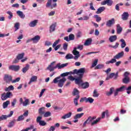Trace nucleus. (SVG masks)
<instances>
[{"mask_svg": "<svg viewBox=\"0 0 131 131\" xmlns=\"http://www.w3.org/2000/svg\"><path fill=\"white\" fill-rule=\"evenodd\" d=\"M19 26H20V24H19V23H15L14 25V27L15 28V31H17V30L19 29Z\"/></svg>", "mask_w": 131, "mask_h": 131, "instance_id": "55", "label": "nucleus"}, {"mask_svg": "<svg viewBox=\"0 0 131 131\" xmlns=\"http://www.w3.org/2000/svg\"><path fill=\"white\" fill-rule=\"evenodd\" d=\"M40 39V36L38 35L35 36L33 38H32L33 43H37L38 41H39Z\"/></svg>", "mask_w": 131, "mask_h": 131, "instance_id": "18", "label": "nucleus"}, {"mask_svg": "<svg viewBox=\"0 0 131 131\" xmlns=\"http://www.w3.org/2000/svg\"><path fill=\"white\" fill-rule=\"evenodd\" d=\"M68 79H69L71 81H74V80L75 81V79H76V78H74V77L72 76H69L68 77Z\"/></svg>", "mask_w": 131, "mask_h": 131, "instance_id": "63", "label": "nucleus"}, {"mask_svg": "<svg viewBox=\"0 0 131 131\" xmlns=\"http://www.w3.org/2000/svg\"><path fill=\"white\" fill-rule=\"evenodd\" d=\"M73 58H74L73 55L71 54H68L66 56V59L67 60H69V59H73Z\"/></svg>", "mask_w": 131, "mask_h": 131, "instance_id": "43", "label": "nucleus"}, {"mask_svg": "<svg viewBox=\"0 0 131 131\" xmlns=\"http://www.w3.org/2000/svg\"><path fill=\"white\" fill-rule=\"evenodd\" d=\"M92 41H93V39H92V38H89L87 39L84 43V46H88L92 45Z\"/></svg>", "mask_w": 131, "mask_h": 131, "instance_id": "21", "label": "nucleus"}, {"mask_svg": "<svg viewBox=\"0 0 131 131\" xmlns=\"http://www.w3.org/2000/svg\"><path fill=\"white\" fill-rule=\"evenodd\" d=\"M103 67L104 64H99L95 67V69H102V68H103Z\"/></svg>", "mask_w": 131, "mask_h": 131, "instance_id": "48", "label": "nucleus"}, {"mask_svg": "<svg viewBox=\"0 0 131 131\" xmlns=\"http://www.w3.org/2000/svg\"><path fill=\"white\" fill-rule=\"evenodd\" d=\"M75 36L73 34H71L69 35V38L70 40H74Z\"/></svg>", "mask_w": 131, "mask_h": 131, "instance_id": "49", "label": "nucleus"}, {"mask_svg": "<svg viewBox=\"0 0 131 131\" xmlns=\"http://www.w3.org/2000/svg\"><path fill=\"white\" fill-rule=\"evenodd\" d=\"M55 64V61L52 62L49 66L47 67V70H49L50 72L52 71H54L55 69H62V68H64V67H66L68 65V63H63L61 64V63H58L55 67H52V65H54Z\"/></svg>", "mask_w": 131, "mask_h": 131, "instance_id": "1", "label": "nucleus"}, {"mask_svg": "<svg viewBox=\"0 0 131 131\" xmlns=\"http://www.w3.org/2000/svg\"><path fill=\"white\" fill-rule=\"evenodd\" d=\"M119 46V43L116 42L115 46H112L111 45H109L108 47L109 48H112L113 49H117L118 48V46Z\"/></svg>", "mask_w": 131, "mask_h": 131, "instance_id": "41", "label": "nucleus"}, {"mask_svg": "<svg viewBox=\"0 0 131 131\" xmlns=\"http://www.w3.org/2000/svg\"><path fill=\"white\" fill-rule=\"evenodd\" d=\"M72 115V112H69V113L64 115L61 118L62 119H66V118H69L70 117H71V116Z\"/></svg>", "mask_w": 131, "mask_h": 131, "instance_id": "30", "label": "nucleus"}, {"mask_svg": "<svg viewBox=\"0 0 131 131\" xmlns=\"http://www.w3.org/2000/svg\"><path fill=\"white\" fill-rule=\"evenodd\" d=\"M57 25V23H55L54 24H53L50 27V30L49 31L50 33L51 32H53V31H55L56 30V26Z\"/></svg>", "mask_w": 131, "mask_h": 131, "instance_id": "19", "label": "nucleus"}, {"mask_svg": "<svg viewBox=\"0 0 131 131\" xmlns=\"http://www.w3.org/2000/svg\"><path fill=\"white\" fill-rule=\"evenodd\" d=\"M23 106L26 107L27 105H29V99H27L25 100V101L23 103Z\"/></svg>", "mask_w": 131, "mask_h": 131, "instance_id": "46", "label": "nucleus"}, {"mask_svg": "<svg viewBox=\"0 0 131 131\" xmlns=\"http://www.w3.org/2000/svg\"><path fill=\"white\" fill-rule=\"evenodd\" d=\"M118 71L116 73H112L109 75L108 77H107L105 79V80H109L110 78H113L115 80H116L117 78H118Z\"/></svg>", "mask_w": 131, "mask_h": 131, "instance_id": "7", "label": "nucleus"}, {"mask_svg": "<svg viewBox=\"0 0 131 131\" xmlns=\"http://www.w3.org/2000/svg\"><path fill=\"white\" fill-rule=\"evenodd\" d=\"M35 81H37V76H33L31 78L28 84H31V82H35Z\"/></svg>", "mask_w": 131, "mask_h": 131, "instance_id": "22", "label": "nucleus"}, {"mask_svg": "<svg viewBox=\"0 0 131 131\" xmlns=\"http://www.w3.org/2000/svg\"><path fill=\"white\" fill-rule=\"evenodd\" d=\"M84 115V113H82L80 114H77L74 117V119H79L82 117Z\"/></svg>", "mask_w": 131, "mask_h": 131, "instance_id": "28", "label": "nucleus"}, {"mask_svg": "<svg viewBox=\"0 0 131 131\" xmlns=\"http://www.w3.org/2000/svg\"><path fill=\"white\" fill-rule=\"evenodd\" d=\"M105 115H108V110L105 111V112H103L101 115L102 118H104L105 116Z\"/></svg>", "mask_w": 131, "mask_h": 131, "instance_id": "57", "label": "nucleus"}, {"mask_svg": "<svg viewBox=\"0 0 131 131\" xmlns=\"http://www.w3.org/2000/svg\"><path fill=\"white\" fill-rule=\"evenodd\" d=\"M73 96H79V91H78V90L76 89H74L73 92Z\"/></svg>", "mask_w": 131, "mask_h": 131, "instance_id": "37", "label": "nucleus"}, {"mask_svg": "<svg viewBox=\"0 0 131 131\" xmlns=\"http://www.w3.org/2000/svg\"><path fill=\"white\" fill-rule=\"evenodd\" d=\"M70 74V72H66L63 73L61 74H60V76L61 77H65V76H68Z\"/></svg>", "mask_w": 131, "mask_h": 131, "instance_id": "47", "label": "nucleus"}, {"mask_svg": "<svg viewBox=\"0 0 131 131\" xmlns=\"http://www.w3.org/2000/svg\"><path fill=\"white\" fill-rule=\"evenodd\" d=\"M101 120V118H98L96 120H94L91 124L92 126L95 125V124H97L99 121Z\"/></svg>", "mask_w": 131, "mask_h": 131, "instance_id": "36", "label": "nucleus"}, {"mask_svg": "<svg viewBox=\"0 0 131 131\" xmlns=\"http://www.w3.org/2000/svg\"><path fill=\"white\" fill-rule=\"evenodd\" d=\"M16 121H17L16 119H13V120L10 121L9 123V124L8 125V127H10V128L13 127V126L15 125V123H16Z\"/></svg>", "mask_w": 131, "mask_h": 131, "instance_id": "27", "label": "nucleus"}, {"mask_svg": "<svg viewBox=\"0 0 131 131\" xmlns=\"http://www.w3.org/2000/svg\"><path fill=\"white\" fill-rule=\"evenodd\" d=\"M25 117L23 116V115H20L18 116V118L17 119V121H22L24 120Z\"/></svg>", "mask_w": 131, "mask_h": 131, "instance_id": "45", "label": "nucleus"}, {"mask_svg": "<svg viewBox=\"0 0 131 131\" xmlns=\"http://www.w3.org/2000/svg\"><path fill=\"white\" fill-rule=\"evenodd\" d=\"M63 49L64 51H67V49H68V43L66 42L63 45Z\"/></svg>", "mask_w": 131, "mask_h": 131, "instance_id": "50", "label": "nucleus"}, {"mask_svg": "<svg viewBox=\"0 0 131 131\" xmlns=\"http://www.w3.org/2000/svg\"><path fill=\"white\" fill-rule=\"evenodd\" d=\"M93 121L92 120V116H89L87 120L83 123V127H85L86 126V124H90L91 122Z\"/></svg>", "mask_w": 131, "mask_h": 131, "instance_id": "16", "label": "nucleus"}, {"mask_svg": "<svg viewBox=\"0 0 131 131\" xmlns=\"http://www.w3.org/2000/svg\"><path fill=\"white\" fill-rule=\"evenodd\" d=\"M114 24H115V19L114 18H112L106 21V25L107 27H111Z\"/></svg>", "mask_w": 131, "mask_h": 131, "instance_id": "14", "label": "nucleus"}, {"mask_svg": "<svg viewBox=\"0 0 131 131\" xmlns=\"http://www.w3.org/2000/svg\"><path fill=\"white\" fill-rule=\"evenodd\" d=\"M39 125L41 126H45V125H47V122H46L45 121L42 120L39 123Z\"/></svg>", "mask_w": 131, "mask_h": 131, "instance_id": "51", "label": "nucleus"}, {"mask_svg": "<svg viewBox=\"0 0 131 131\" xmlns=\"http://www.w3.org/2000/svg\"><path fill=\"white\" fill-rule=\"evenodd\" d=\"M16 103H17V99L16 98L13 99V102H11V105L13 107H15V105H16Z\"/></svg>", "mask_w": 131, "mask_h": 131, "instance_id": "64", "label": "nucleus"}, {"mask_svg": "<svg viewBox=\"0 0 131 131\" xmlns=\"http://www.w3.org/2000/svg\"><path fill=\"white\" fill-rule=\"evenodd\" d=\"M14 114V112L11 111L10 114L8 115H3L0 116V121H3V120H7L8 118L9 117H11V116Z\"/></svg>", "mask_w": 131, "mask_h": 131, "instance_id": "9", "label": "nucleus"}, {"mask_svg": "<svg viewBox=\"0 0 131 131\" xmlns=\"http://www.w3.org/2000/svg\"><path fill=\"white\" fill-rule=\"evenodd\" d=\"M60 41V39H58V40H56L53 44L52 47L53 48H55V47H56L57 46V45H58V43H59Z\"/></svg>", "mask_w": 131, "mask_h": 131, "instance_id": "56", "label": "nucleus"}, {"mask_svg": "<svg viewBox=\"0 0 131 131\" xmlns=\"http://www.w3.org/2000/svg\"><path fill=\"white\" fill-rule=\"evenodd\" d=\"M81 85L82 89H85L90 87V83L88 82H85L84 83H82Z\"/></svg>", "mask_w": 131, "mask_h": 131, "instance_id": "26", "label": "nucleus"}, {"mask_svg": "<svg viewBox=\"0 0 131 131\" xmlns=\"http://www.w3.org/2000/svg\"><path fill=\"white\" fill-rule=\"evenodd\" d=\"M29 68H30V66L29 64H26V66L23 68L21 71L23 73H25L26 72H27L28 70H29Z\"/></svg>", "mask_w": 131, "mask_h": 131, "instance_id": "24", "label": "nucleus"}, {"mask_svg": "<svg viewBox=\"0 0 131 131\" xmlns=\"http://www.w3.org/2000/svg\"><path fill=\"white\" fill-rule=\"evenodd\" d=\"M11 97H13V93L11 92H8L6 93H4L1 95V99L2 101H5L7 99H9V98H11Z\"/></svg>", "mask_w": 131, "mask_h": 131, "instance_id": "6", "label": "nucleus"}, {"mask_svg": "<svg viewBox=\"0 0 131 131\" xmlns=\"http://www.w3.org/2000/svg\"><path fill=\"white\" fill-rule=\"evenodd\" d=\"M101 6L107 5L108 7H111L113 5V1L112 0H104L101 3Z\"/></svg>", "mask_w": 131, "mask_h": 131, "instance_id": "12", "label": "nucleus"}, {"mask_svg": "<svg viewBox=\"0 0 131 131\" xmlns=\"http://www.w3.org/2000/svg\"><path fill=\"white\" fill-rule=\"evenodd\" d=\"M121 19H123V21H126L128 20V17H129V14H128V12H124L122 14Z\"/></svg>", "mask_w": 131, "mask_h": 131, "instance_id": "15", "label": "nucleus"}, {"mask_svg": "<svg viewBox=\"0 0 131 131\" xmlns=\"http://www.w3.org/2000/svg\"><path fill=\"white\" fill-rule=\"evenodd\" d=\"M128 75H129V73L127 72H125L124 73V78L122 79L123 83L127 84V83H129V82H130V78L128 77Z\"/></svg>", "mask_w": 131, "mask_h": 131, "instance_id": "5", "label": "nucleus"}, {"mask_svg": "<svg viewBox=\"0 0 131 131\" xmlns=\"http://www.w3.org/2000/svg\"><path fill=\"white\" fill-rule=\"evenodd\" d=\"M104 10H106V8H105V7H100L97 9V11H96V14H101L102 12H104Z\"/></svg>", "mask_w": 131, "mask_h": 131, "instance_id": "25", "label": "nucleus"}, {"mask_svg": "<svg viewBox=\"0 0 131 131\" xmlns=\"http://www.w3.org/2000/svg\"><path fill=\"white\" fill-rule=\"evenodd\" d=\"M113 91H114V88L112 87L110 89V92L106 93L107 96H111L112 94H113Z\"/></svg>", "mask_w": 131, "mask_h": 131, "instance_id": "40", "label": "nucleus"}, {"mask_svg": "<svg viewBox=\"0 0 131 131\" xmlns=\"http://www.w3.org/2000/svg\"><path fill=\"white\" fill-rule=\"evenodd\" d=\"M10 104V101L7 100L6 102H4L3 104V107L4 109H6V108H8V106H9Z\"/></svg>", "mask_w": 131, "mask_h": 131, "instance_id": "34", "label": "nucleus"}, {"mask_svg": "<svg viewBox=\"0 0 131 131\" xmlns=\"http://www.w3.org/2000/svg\"><path fill=\"white\" fill-rule=\"evenodd\" d=\"M53 0H48L47 3L46 4V7L49 8L50 7L51 9H54V8H56L57 7V3H54L52 5V1Z\"/></svg>", "mask_w": 131, "mask_h": 131, "instance_id": "13", "label": "nucleus"}, {"mask_svg": "<svg viewBox=\"0 0 131 131\" xmlns=\"http://www.w3.org/2000/svg\"><path fill=\"white\" fill-rule=\"evenodd\" d=\"M89 102L90 104H92V103L94 102V99L92 98L89 97V98H86V103Z\"/></svg>", "mask_w": 131, "mask_h": 131, "instance_id": "38", "label": "nucleus"}, {"mask_svg": "<svg viewBox=\"0 0 131 131\" xmlns=\"http://www.w3.org/2000/svg\"><path fill=\"white\" fill-rule=\"evenodd\" d=\"M117 34H120L122 32V28L121 27L120 25L118 24L117 25Z\"/></svg>", "mask_w": 131, "mask_h": 131, "instance_id": "23", "label": "nucleus"}, {"mask_svg": "<svg viewBox=\"0 0 131 131\" xmlns=\"http://www.w3.org/2000/svg\"><path fill=\"white\" fill-rule=\"evenodd\" d=\"M37 23H38V20L35 19L30 23L29 26L30 27H35L37 25Z\"/></svg>", "mask_w": 131, "mask_h": 131, "instance_id": "17", "label": "nucleus"}, {"mask_svg": "<svg viewBox=\"0 0 131 131\" xmlns=\"http://www.w3.org/2000/svg\"><path fill=\"white\" fill-rule=\"evenodd\" d=\"M13 79V77L9 74H5L4 77V80L7 83H10Z\"/></svg>", "mask_w": 131, "mask_h": 131, "instance_id": "10", "label": "nucleus"}, {"mask_svg": "<svg viewBox=\"0 0 131 131\" xmlns=\"http://www.w3.org/2000/svg\"><path fill=\"white\" fill-rule=\"evenodd\" d=\"M45 46L46 47H50V46H52V42L50 41H46Z\"/></svg>", "mask_w": 131, "mask_h": 131, "instance_id": "59", "label": "nucleus"}, {"mask_svg": "<svg viewBox=\"0 0 131 131\" xmlns=\"http://www.w3.org/2000/svg\"><path fill=\"white\" fill-rule=\"evenodd\" d=\"M45 107H40V108H39L38 110V114H39V115H43V114H45Z\"/></svg>", "mask_w": 131, "mask_h": 131, "instance_id": "31", "label": "nucleus"}, {"mask_svg": "<svg viewBox=\"0 0 131 131\" xmlns=\"http://www.w3.org/2000/svg\"><path fill=\"white\" fill-rule=\"evenodd\" d=\"M8 69L9 70H11L12 71H15V72H17V71H19V70H20V66L11 65L9 67Z\"/></svg>", "mask_w": 131, "mask_h": 131, "instance_id": "11", "label": "nucleus"}, {"mask_svg": "<svg viewBox=\"0 0 131 131\" xmlns=\"http://www.w3.org/2000/svg\"><path fill=\"white\" fill-rule=\"evenodd\" d=\"M94 17L96 19V22H100V21L102 20V18H101V17H99V15H95Z\"/></svg>", "mask_w": 131, "mask_h": 131, "instance_id": "54", "label": "nucleus"}, {"mask_svg": "<svg viewBox=\"0 0 131 131\" xmlns=\"http://www.w3.org/2000/svg\"><path fill=\"white\" fill-rule=\"evenodd\" d=\"M93 97L94 98H98L99 97V93H98V91L97 90H95L93 92Z\"/></svg>", "mask_w": 131, "mask_h": 131, "instance_id": "44", "label": "nucleus"}, {"mask_svg": "<svg viewBox=\"0 0 131 131\" xmlns=\"http://www.w3.org/2000/svg\"><path fill=\"white\" fill-rule=\"evenodd\" d=\"M85 72V69L84 68H82L79 69L78 70L77 69H75L73 70V72H70V73L71 74H77L78 76H79V74H84V73Z\"/></svg>", "mask_w": 131, "mask_h": 131, "instance_id": "4", "label": "nucleus"}, {"mask_svg": "<svg viewBox=\"0 0 131 131\" xmlns=\"http://www.w3.org/2000/svg\"><path fill=\"white\" fill-rule=\"evenodd\" d=\"M7 14H8V15H9V16H8V18L11 20V19H12V18H13V13H12V12L11 11H8Z\"/></svg>", "mask_w": 131, "mask_h": 131, "instance_id": "52", "label": "nucleus"}, {"mask_svg": "<svg viewBox=\"0 0 131 131\" xmlns=\"http://www.w3.org/2000/svg\"><path fill=\"white\" fill-rule=\"evenodd\" d=\"M25 55V53H24V52H23L20 54H18L16 56V58H17V59H19V60H22V59L24 58Z\"/></svg>", "mask_w": 131, "mask_h": 131, "instance_id": "33", "label": "nucleus"}, {"mask_svg": "<svg viewBox=\"0 0 131 131\" xmlns=\"http://www.w3.org/2000/svg\"><path fill=\"white\" fill-rule=\"evenodd\" d=\"M124 89H125V86L123 85L121 88L117 89L119 92H123L124 91Z\"/></svg>", "mask_w": 131, "mask_h": 131, "instance_id": "61", "label": "nucleus"}, {"mask_svg": "<svg viewBox=\"0 0 131 131\" xmlns=\"http://www.w3.org/2000/svg\"><path fill=\"white\" fill-rule=\"evenodd\" d=\"M78 99H79V95H77L74 99V103L75 106H78Z\"/></svg>", "mask_w": 131, "mask_h": 131, "instance_id": "35", "label": "nucleus"}, {"mask_svg": "<svg viewBox=\"0 0 131 131\" xmlns=\"http://www.w3.org/2000/svg\"><path fill=\"white\" fill-rule=\"evenodd\" d=\"M46 90L47 89H43L41 90V92L40 93L39 96V98H41V97H42V95H43V94L45 93V92H46Z\"/></svg>", "mask_w": 131, "mask_h": 131, "instance_id": "60", "label": "nucleus"}, {"mask_svg": "<svg viewBox=\"0 0 131 131\" xmlns=\"http://www.w3.org/2000/svg\"><path fill=\"white\" fill-rule=\"evenodd\" d=\"M77 48H76V47H75L74 48V50L73 51V55H74V56H76V55H79V52H78L77 50Z\"/></svg>", "mask_w": 131, "mask_h": 131, "instance_id": "39", "label": "nucleus"}, {"mask_svg": "<svg viewBox=\"0 0 131 131\" xmlns=\"http://www.w3.org/2000/svg\"><path fill=\"white\" fill-rule=\"evenodd\" d=\"M16 14L18 15V16L20 17V18H25V15L23 14V12L20 11H17L16 12Z\"/></svg>", "mask_w": 131, "mask_h": 131, "instance_id": "32", "label": "nucleus"}, {"mask_svg": "<svg viewBox=\"0 0 131 131\" xmlns=\"http://www.w3.org/2000/svg\"><path fill=\"white\" fill-rule=\"evenodd\" d=\"M97 64H98V59H95L94 62L92 63V67L94 68L95 66H97Z\"/></svg>", "mask_w": 131, "mask_h": 131, "instance_id": "62", "label": "nucleus"}, {"mask_svg": "<svg viewBox=\"0 0 131 131\" xmlns=\"http://www.w3.org/2000/svg\"><path fill=\"white\" fill-rule=\"evenodd\" d=\"M61 78V76H58L54 78L53 81V83H58V86L59 88H63V85H64V83L66 81V78L63 77L62 79Z\"/></svg>", "mask_w": 131, "mask_h": 131, "instance_id": "3", "label": "nucleus"}, {"mask_svg": "<svg viewBox=\"0 0 131 131\" xmlns=\"http://www.w3.org/2000/svg\"><path fill=\"white\" fill-rule=\"evenodd\" d=\"M123 56H124V52L122 51L114 56V58L112 59L111 60L106 61L105 64H106V65H109V64H113L114 63H116V59H120V58H122Z\"/></svg>", "mask_w": 131, "mask_h": 131, "instance_id": "2", "label": "nucleus"}, {"mask_svg": "<svg viewBox=\"0 0 131 131\" xmlns=\"http://www.w3.org/2000/svg\"><path fill=\"white\" fill-rule=\"evenodd\" d=\"M108 39L110 42H114V41L117 40V36L116 35H112L109 37Z\"/></svg>", "mask_w": 131, "mask_h": 131, "instance_id": "20", "label": "nucleus"}, {"mask_svg": "<svg viewBox=\"0 0 131 131\" xmlns=\"http://www.w3.org/2000/svg\"><path fill=\"white\" fill-rule=\"evenodd\" d=\"M20 77H18V78H16L14 80H12L11 81V82H12V83H15L16 82H18V81H20Z\"/></svg>", "mask_w": 131, "mask_h": 131, "instance_id": "58", "label": "nucleus"}, {"mask_svg": "<svg viewBox=\"0 0 131 131\" xmlns=\"http://www.w3.org/2000/svg\"><path fill=\"white\" fill-rule=\"evenodd\" d=\"M43 115V117H50V116H51V115H52V114L50 113V112H46L44 113Z\"/></svg>", "mask_w": 131, "mask_h": 131, "instance_id": "42", "label": "nucleus"}, {"mask_svg": "<svg viewBox=\"0 0 131 131\" xmlns=\"http://www.w3.org/2000/svg\"><path fill=\"white\" fill-rule=\"evenodd\" d=\"M41 119H42V117L41 116H38L36 119V122H37V123H39L42 121Z\"/></svg>", "mask_w": 131, "mask_h": 131, "instance_id": "53", "label": "nucleus"}, {"mask_svg": "<svg viewBox=\"0 0 131 131\" xmlns=\"http://www.w3.org/2000/svg\"><path fill=\"white\" fill-rule=\"evenodd\" d=\"M120 41L122 42L121 44V48L122 49H124V48H125V47L126 46V43L125 42V40H124V39H121L120 40Z\"/></svg>", "mask_w": 131, "mask_h": 131, "instance_id": "29", "label": "nucleus"}, {"mask_svg": "<svg viewBox=\"0 0 131 131\" xmlns=\"http://www.w3.org/2000/svg\"><path fill=\"white\" fill-rule=\"evenodd\" d=\"M83 77V75L82 74H79V76L77 77V78H76L75 80V83L76 84H78L79 85V84H81L82 83V78Z\"/></svg>", "mask_w": 131, "mask_h": 131, "instance_id": "8", "label": "nucleus"}]
</instances>
